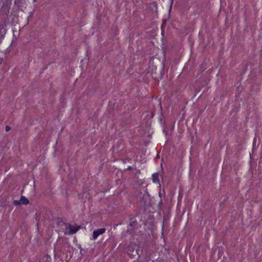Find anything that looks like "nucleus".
I'll use <instances>...</instances> for the list:
<instances>
[{
  "label": "nucleus",
  "mask_w": 262,
  "mask_h": 262,
  "mask_svg": "<svg viewBox=\"0 0 262 262\" xmlns=\"http://www.w3.org/2000/svg\"><path fill=\"white\" fill-rule=\"evenodd\" d=\"M13 204L14 205H19L20 204V200L19 201H17V200H15L13 202Z\"/></svg>",
  "instance_id": "obj_6"
},
{
  "label": "nucleus",
  "mask_w": 262,
  "mask_h": 262,
  "mask_svg": "<svg viewBox=\"0 0 262 262\" xmlns=\"http://www.w3.org/2000/svg\"><path fill=\"white\" fill-rule=\"evenodd\" d=\"M80 228L79 226H72L71 224H68V228L70 229L69 234H73L75 233Z\"/></svg>",
  "instance_id": "obj_2"
},
{
  "label": "nucleus",
  "mask_w": 262,
  "mask_h": 262,
  "mask_svg": "<svg viewBox=\"0 0 262 262\" xmlns=\"http://www.w3.org/2000/svg\"><path fill=\"white\" fill-rule=\"evenodd\" d=\"M10 129H11V127L9 126H6V132H9V130H10Z\"/></svg>",
  "instance_id": "obj_7"
},
{
  "label": "nucleus",
  "mask_w": 262,
  "mask_h": 262,
  "mask_svg": "<svg viewBox=\"0 0 262 262\" xmlns=\"http://www.w3.org/2000/svg\"><path fill=\"white\" fill-rule=\"evenodd\" d=\"M20 203L24 205H27L29 204V200L26 198L24 196H21L20 198Z\"/></svg>",
  "instance_id": "obj_4"
},
{
  "label": "nucleus",
  "mask_w": 262,
  "mask_h": 262,
  "mask_svg": "<svg viewBox=\"0 0 262 262\" xmlns=\"http://www.w3.org/2000/svg\"><path fill=\"white\" fill-rule=\"evenodd\" d=\"M137 225V222L136 221H132L129 223V226L131 227H135Z\"/></svg>",
  "instance_id": "obj_5"
},
{
  "label": "nucleus",
  "mask_w": 262,
  "mask_h": 262,
  "mask_svg": "<svg viewBox=\"0 0 262 262\" xmlns=\"http://www.w3.org/2000/svg\"><path fill=\"white\" fill-rule=\"evenodd\" d=\"M132 169H133L132 167H131V166H128V167H127V168L126 169V170H132Z\"/></svg>",
  "instance_id": "obj_8"
},
{
  "label": "nucleus",
  "mask_w": 262,
  "mask_h": 262,
  "mask_svg": "<svg viewBox=\"0 0 262 262\" xmlns=\"http://www.w3.org/2000/svg\"><path fill=\"white\" fill-rule=\"evenodd\" d=\"M105 229L103 228H99L97 230H95L93 232V238L94 239H95L97 238V237L100 235L103 234L105 231Z\"/></svg>",
  "instance_id": "obj_1"
},
{
  "label": "nucleus",
  "mask_w": 262,
  "mask_h": 262,
  "mask_svg": "<svg viewBox=\"0 0 262 262\" xmlns=\"http://www.w3.org/2000/svg\"><path fill=\"white\" fill-rule=\"evenodd\" d=\"M152 180L155 183H159V174L158 173H155L152 174Z\"/></svg>",
  "instance_id": "obj_3"
}]
</instances>
